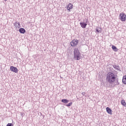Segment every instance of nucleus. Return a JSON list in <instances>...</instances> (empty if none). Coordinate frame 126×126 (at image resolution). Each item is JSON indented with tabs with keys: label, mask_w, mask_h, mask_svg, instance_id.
Segmentation results:
<instances>
[{
	"label": "nucleus",
	"mask_w": 126,
	"mask_h": 126,
	"mask_svg": "<svg viewBox=\"0 0 126 126\" xmlns=\"http://www.w3.org/2000/svg\"><path fill=\"white\" fill-rule=\"evenodd\" d=\"M106 112L109 114V115H113V110L110 108V107H106Z\"/></svg>",
	"instance_id": "nucleus-7"
},
{
	"label": "nucleus",
	"mask_w": 126,
	"mask_h": 126,
	"mask_svg": "<svg viewBox=\"0 0 126 126\" xmlns=\"http://www.w3.org/2000/svg\"><path fill=\"white\" fill-rule=\"evenodd\" d=\"M6 126H12V124L11 123H8Z\"/></svg>",
	"instance_id": "nucleus-17"
},
{
	"label": "nucleus",
	"mask_w": 126,
	"mask_h": 126,
	"mask_svg": "<svg viewBox=\"0 0 126 126\" xmlns=\"http://www.w3.org/2000/svg\"><path fill=\"white\" fill-rule=\"evenodd\" d=\"M19 32L20 33H21V34H24L26 32V30L24 28H20L19 29Z\"/></svg>",
	"instance_id": "nucleus-10"
},
{
	"label": "nucleus",
	"mask_w": 126,
	"mask_h": 126,
	"mask_svg": "<svg viewBox=\"0 0 126 126\" xmlns=\"http://www.w3.org/2000/svg\"><path fill=\"white\" fill-rule=\"evenodd\" d=\"M62 102L63 103H64L65 104H67V103H68V102H69V100L66 99H63L62 100Z\"/></svg>",
	"instance_id": "nucleus-14"
},
{
	"label": "nucleus",
	"mask_w": 126,
	"mask_h": 126,
	"mask_svg": "<svg viewBox=\"0 0 126 126\" xmlns=\"http://www.w3.org/2000/svg\"><path fill=\"white\" fill-rule=\"evenodd\" d=\"M14 26H15V28L16 29H19L20 28V23L16 22L14 24Z\"/></svg>",
	"instance_id": "nucleus-8"
},
{
	"label": "nucleus",
	"mask_w": 126,
	"mask_h": 126,
	"mask_svg": "<svg viewBox=\"0 0 126 126\" xmlns=\"http://www.w3.org/2000/svg\"><path fill=\"white\" fill-rule=\"evenodd\" d=\"M119 19L121 20V21L125 22L126 20V15L125 13H121L119 14Z\"/></svg>",
	"instance_id": "nucleus-3"
},
{
	"label": "nucleus",
	"mask_w": 126,
	"mask_h": 126,
	"mask_svg": "<svg viewBox=\"0 0 126 126\" xmlns=\"http://www.w3.org/2000/svg\"><path fill=\"white\" fill-rule=\"evenodd\" d=\"M66 8L67 10L70 11V9H72V8H73V5L70 3L66 6Z\"/></svg>",
	"instance_id": "nucleus-6"
},
{
	"label": "nucleus",
	"mask_w": 126,
	"mask_h": 126,
	"mask_svg": "<svg viewBox=\"0 0 126 126\" xmlns=\"http://www.w3.org/2000/svg\"><path fill=\"white\" fill-rule=\"evenodd\" d=\"M112 49L114 51V52H118L119 49L115 45H112Z\"/></svg>",
	"instance_id": "nucleus-11"
},
{
	"label": "nucleus",
	"mask_w": 126,
	"mask_h": 126,
	"mask_svg": "<svg viewBox=\"0 0 126 126\" xmlns=\"http://www.w3.org/2000/svg\"><path fill=\"white\" fill-rule=\"evenodd\" d=\"M80 25H81V27H82V28H86V26H87V23H84V22H82L80 23Z\"/></svg>",
	"instance_id": "nucleus-9"
},
{
	"label": "nucleus",
	"mask_w": 126,
	"mask_h": 126,
	"mask_svg": "<svg viewBox=\"0 0 126 126\" xmlns=\"http://www.w3.org/2000/svg\"><path fill=\"white\" fill-rule=\"evenodd\" d=\"M121 104L124 106V107H126V102L125 100H121Z\"/></svg>",
	"instance_id": "nucleus-12"
},
{
	"label": "nucleus",
	"mask_w": 126,
	"mask_h": 126,
	"mask_svg": "<svg viewBox=\"0 0 126 126\" xmlns=\"http://www.w3.org/2000/svg\"><path fill=\"white\" fill-rule=\"evenodd\" d=\"M5 0V1H6V0Z\"/></svg>",
	"instance_id": "nucleus-18"
},
{
	"label": "nucleus",
	"mask_w": 126,
	"mask_h": 126,
	"mask_svg": "<svg viewBox=\"0 0 126 126\" xmlns=\"http://www.w3.org/2000/svg\"><path fill=\"white\" fill-rule=\"evenodd\" d=\"M71 105H72V102H70L68 104L66 105V106H67V107H70Z\"/></svg>",
	"instance_id": "nucleus-16"
},
{
	"label": "nucleus",
	"mask_w": 126,
	"mask_h": 126,
	"mask_svg": "<svg viewBox=\"0 0 126 126\" xmlns=\"http://www.w3.org/2000/svg\"><path fill=\"white\" fill-rule=\"evenodd\" d=\"M116 75L114 73L109 72L106 74V80L110 84H113L116 81Z\"/></svg>",
	"instance_id": "nucleus-1"
},
{
	"label": "nucleus",
	"mask_w": 126,
	"mask_h": 126,
	"mask_svg": "<svg viewBox=\"0 0 126 126\" xmlns=\"http://www.w3.org/2000/svg\"><path fill=\"white\" fill-rule=\"evenodd\" d=\"M78 43H79V41L77 39H73L71 42H70V46L71 47H76L77 45H78Z\"/></svg>",
	"instance_id": "nucleus-4"
},
{
	"label": "nucleus",
	"mask_w": 126,
	"mask_h": 126,
	"mask_svg": "<svg viewBox=\"0 0 126 126\" xmlns=\"http://www.w3.org/2000/svg\"><path fill=\"white\" fill-rule=\"evenodd\" d=\"M81 54H80V52H79V50H78V49L75 48L74 49V59L76 61H79L80 60H81Z\"/></svg>",
	"instance_id": "nucleus-2"
},
{
	"label": "nucleus",
	"mask_w": 126,
	"mask_h": 126,
	"mask_svg": "<svg viewBox=\"0 0 126 126\" xmlns=\"http://www.w3.org/2000/svg\"><path fill=\"white\" fill-rule=\"evenodd\" d=\"M10 70L13 72H15V73H17V72H18V69H17V67L13 66L10 67Z\"/></svg>",
	"instance_id": "nucleus-5"
},
{
	"label": "nucleus",
	"mask_w": 126,
	"mask_h": 126,
	"mask_svg": "<svg viewBox=\"0 0 126 126\" xmlns=\"http://www.w3.org/2000/svg\"><path fill=\"white\" fill-rule=\"evenodd\" d=\"M122 81L124 84H126V75L123 76Z\"/></svg>",
	"instance_id": "nucleus-15"
},
{
	"label": "nucleus",
	"mask_w": 126,
	"mask_h": 126,
	"mask_svg": "<svg viewBox=\"0 0 126 126\" xmlns=\"http://www.w3.org/2000/svg\"><path fill=\"white\" fill-rule=\"evenodd\" d=\"M96 31L97 32V33H101V32H102V28H97L96 29Z\"/></svg>",
	"instance_id": "nucleus-13"
}]
</instances>
